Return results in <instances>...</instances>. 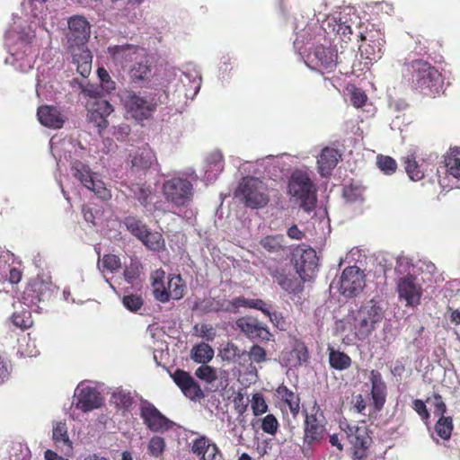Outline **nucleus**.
<instances>
[{
  "label": "nucleus",
  "mask_w": 460,
  "mask_h": 460,
  "mask_svg": "<svg viewBox=\"0 0 460 460\" xmlns=\"http://www.w3.org/2000/svg\"><path fill=\"white\" fill-rule=\"evenodd\" d=\"M37 117L41 125L54 129L61 128L66 117L60 110L53 105H41L37 110Z\"/></svg>",
  "instance_id": "nucleus-23"
},
{
  "label": "nucleus",
  "mask_w": 460,
  "mask_h": 460,
  "mask_svg": "<svg viewBox=\"0 0 460 460\" xmlns=\"http://www.w3.org/2000/svg\"><path fill=\"white\" fill-rule=\"evenodd\" d=\"M51 296L52 289L50 286L40 279L31 281L24 291V299L33 305L49 301Z\"/></svg>",
  "instance_id": "nucleus-25"
},
{
  "label": "nucleus",
  "mask_w": 460,
  "mask_h": 460,
  "mask_svg": "<svg viewBox=\"0 0 460 460\" xmlns=\"http://www.w3.org/2000/svg\"><path fill=\"white\" fill-rule=\"evenodd\" d=\"M361 195L360 189L357 186L349 185L343 189V196L349 201H354Z\"/></svg>",
  "instance_id": "nucleus-64"
},
{
  "label": "nucleus",
  "mask_w": 460,
  "mask_h": 460,
  "mask_svg": "<svg viewBox=\"0 0 460 460\" xmlns=\"http://www.w3.org/2000/svg\"><path fill=\"white\" fill-rule=\"evenodd\" d=\"M376 164L380 171L386 175H392L397 170L396 161L388 155H378L376 156Z\"/></svg>",
  "instance_id": "nucleus-47"
},
{
  "label": "nucleus",
  "mask_w": 460,
  "mask_h": 460,
  "mask_svg": "<svg viewBox=\"0 0 460 460\" xmlns=\"http://www.w3.org/2000/svg\"><path fill=\"white\" fill-rule=\"evenodd\" d=\"M365 287L364 275L357 266L344 269L341 276L340 292L347 296L353 297L359 294Z\"/></svg>",
  "instance_id": "nucleus-14"
},
{
  "label": "nucleus",
  "mask_w": 460,
  "mask_h": 460,
  "mask_svg": "<svg viewBox=\"0 0 460 460\" xmlns=\"http://www.w3.org/2000/svg\"><path fill=\"white\" fill-rule=\"evenodd\" d=\"M246 355L245 350H241L238 346L232 342H228L221 350L222 358L228 362H238Z\"/></svg>",
  "instance_id": "nucleus-42"
},
{
  "label": "nucleus",
  "mask_w": 460,
  "mask_h": 460,
  "mask_svg": "<svg viewBox=\"0 0 460 460\" xmlns=\"http://www.w3.org/2000/svg\"><path fill=\"white\" fill-rule=\"evenodd\" d=\"M123 305L131 312H137L143 306V299L138 295H127L122 299Z\"/></svg>",
  "instance_id": "nucleus-55"
},
{
  "label": "nucleus",
  "mask_w": 460,
  "mask_h": 460,
  "mask_svg": "<svg viewBox=\"0 0 460 460\" xmlns=\"http://www.w3.org/2000/svg\"><path fill=\"white\" fill-rule=\"evenodd\" d=\"M190 446V452L199 460H219L222 456L217 445L205 435H200L194 438Z\"/></svg>",
  "instance_id": "nucleus-18"
},
{
  "label": "nucleus",
  "mask_w": 460,
  "mask_h": 460,
  "mask_svg": "<svg viewBox=\"0 0 460 460\" xmlns=\"http://www.w3.org/2000/svg\"><path fill=\"white\" fill-rule=\"evenodd\" d=\"M328 353L329 364L332 368L343 371L350 367L352 359L347 353L331 346L328 347Z\"/></svg>",
  "instance_id": "nucleus-30"
},
{
  "label": "nucleus",
  "mask_w": 460,
  "mask_h": 460,
  "mask_svg": "<svg viewBox=\"0 0 460 460\" xmlns=\"http://www.w3.org/2000/svg\"><path fill=\"white\" fill-rule=\"evenodd\" d=\"M433 399V406H434V413L436 415L444 416L447 411V405L443 401L442 396L439 394L435 393L432 395Z\"/></svg>",
  "instance_id": "nucleus-60"
},
{
  "label": "nucleus",
  "mask_w": 460,
  "mask_h": 460,
  "mask_svg": "<svg viewBox=\"0 0 460 460\" xmlns=\"http://www.w3.org/2000/svg\"><path fill=\"white\" fill-rule=\"evenodd\" d=\"M399 297L405 300L406 305L416 306L420 303L421 287L416 283V278L407 275L400 279L397 286Z\"/></svg>",
  "instance_id": "nucleus-19"
},
{
  "label": "nucleus",
  "mask_w": 460,
  "mask_h": 460,
  "mask_svg": "<svg viewBox=\"0 0 460 460\" xmlns=\"http://www.w3.org/2000/svg\"><path fill=\"white\" fill-rule=\"evenodd\" d=\"M88 120L98 128L99 133L108 127V116L113 111L111 104L104 99L87 102Z\"/></svg>",
  "instance_id": "nucleus-17"
},
{
  "label": "nucleus",
  "mask_w": 460,
  "mask_h": 460,
  "mask_svg": "<svg viewBox=\"0 0 460 460\" xmlns=\"http://www.w3.org/2000/svg\"><path fill=\"white\" fill-rule=\"evenodd\" d=\"M328 25L332 26V31H335L341 41L348 42L350 40V37L352 35V29L350 25L341 21H336L335 19L329 21Z\"/></svg>",
  "instance_id": "nucleus-45"
},
{
  "label": "nucleus",
  "mask_w": 460,
  "mask_h": 460,
  "mask_svg": "<svg viewBox=\"0 0 460 460\" xmlns=\"http://www.w3.org/2000/svg\"><path fill=\"white\" fill-rule=\"evenodd\" d=\"M69 40L81 45L90 37L91 26L87 19L82 15H74L68 20Z\"/></svg>",
  "instance_id": "nucleus-22"
},
{
  "label": "nucleus",
  "mask_w": 460,
  "mask_h": 460,
  "mask_svg": "<svg viewBox=\"0 0 460 460\" xmlns=\"http://www.w3.org/2000/svg\"><path fill=\"white\" fill-rule=\"evenodd\" d=\"M140 241L152 251H159L164 245L162 234L157 232L152 233L149 230L146 232V235L142 237Z\"/></svg>",
  "instance_id": "nucleus-46"
},
{
  "label": "nucleus",
  "mask_w": 460,
  "mask_h": 460,
  "mask_svg": "<svg viewBox=\"0 0 460 460\" xmlns=\"http://www.w3.org/2000/svg\"><path fill=\"white\" fill-rule=\"evenodd\" d=\"M140 417L146 427L153 432L167 430L170 428L169 419L146 400L140 403Z\"/></svg>",
  "instance_id": "nucleus-13"
},
{
  "label": "nucleus",
  "mask_w": 460,
  "mask_h": 460,
  "mask_svg": "<svg viewBox=\"0 0 460 460\" xmlns=\"http://www.w3.org/2000/svg\"><path fill=\"white\" fill-rule=\"evenodd\" d=\"M186 285L181 275H172L169 277L167 282V293L169 300L171 298L179 300L185 294Z\"/></svg>",
  "instance_id": "nucleus-35"
},
{
  "label": "nucleus",
  "mask_w": 460,
  "mask_h": 460,
  "mask_svg": "<svg viewBox=\"0 0 460 460\" xmlns=\"http://www.w3.org/2000/svg\"><path fill=\"white\" fill-rule=\"evenodd\" d=\"M337 50L331 47L319 45L308 54V59L322 69L332 71L337 66Z\"/></svg>",
  "instance_id": "nucleus-20"
},
{
  "label": "nucleus",
  "mask_w": 460,
  "mask_h": 460,
  "mask_svg": "<svg viewBox=\"0 0 460 460\" xmlns=\"http://www.w3.org/2000/svg\"><path fill=\"white\" fill-rule=\"evenodd\" d=\"M235 197L252 209L265 208L270 200L268 186L260 179L252 176L243 178L235 190Z\"/></svg>",
  "instance_id": "nucleus-4"
},
{
  "label": "nucleus",
  "mask_w": 460,
  "mask_h": 460,
  "mask_svg": "<svg viewBox=\"0 0 460 460\" xmlns=\"http://www.w3.org/2000/svg\"><path fill=\"white\" fill-rule=\"evenodd\" d=\"M284 235L270 234L261 239V246L270 253H278L284 250Z\"/></svg>",
  "instance_id": "nucleus-38"
},
{
  "label": "nucleus",
  "mask_w": 460,
  "mask_h": 460,
  "mask_svg": "<svg viewBox=\"0 0 460 460\" xmlns=\"http://www.w3.org/2000/svg\"><path fill=\"white\" fill-rule=\"evenodd\" d=\"M275 281L289 294H297L303 290L304 282L300 277L290 276L284 272V270H275L271 274Z\"/></svg>",
  "instance_id": "nucleus-28"
},
{
  "label": "nucleus",
  "mask_w": 460,
  "mask_h": 460,
  "mask_svg": "<svg viewBox=\"0 0 460 460\" xmlns=\"http://www.w3.org/2000/svg\"><path fill=\"white\" fill-rule=\"evenodd\" d=\"M339 157L340 155L337 149L329 146L324 147L317 159L320 174L328 176L337 165Z\"/></svg>",
  "instance_id": "nucleus-29"
},
{
  "label": "nucleus",
  "mask_w": 460,
  "mask_h": 460,
  "mask_svg": "<svg viewBox=\"0 0 460 460\" xmlns=\"http://www.w3.org/2000/svg\"><path fill=\"white\" fill-rule=\"evenodd\" d=\"M213 357V349L205 342L195 345L190 350V358L196 363L207 364Z\"/></svg>",
  "instance_id": "nucleus-34"
},
{
  "label": "nucleus",
  "mask_w": 460,
  "mask_h": 460,
  "mask_svg": "<svg viewBox=\"0 0 460 460\" xmlns=\"http://www.w3.org/2000/svg\"><path fill=\"white\" fill-rule=\"evenodd\" d=\"M112 401L119 409L128 410L133 403L130 393L119 391L112 394Z\"/></svg>",
  "instance_id": "nucleus-49"
},
{
  "label": "nucleus",
  "mask_w": 460,
  "mask_h": 460,
  "mask_svg": "<svg viewBox=\"0 0 460 460\" xmlns=\"http://www.w3.org/2000/svg\"><path fill=\"white\" fill-rule=\"evenodd\" d=\"M165 200L180 208L188 206L193 199V184L187 178L173 177L165 181L162 187Z\"/></svg>",
  "instance_id": "nucleus-6"
},
{
  "label": "nucleus",
  "mask_w": 460,
  "mask_h": 460,
  "mask_svg": "<svg viewBox=\"0 0 460 460\" xmlns=\"http://www.w3.org/2000/svg\"><path fill=\"white\" fill-rule=\"evenodd\" d=\"M73 175L81 181L88 190L94 192L102 199H109L111 191L105 187L104 182L98 179L90 167L82 162L75 161L72 165Z\"/></svg>",
  "instance_id": "nucleus-11"
},
{
  "label": "nucleus",
  "mask_w": 460,
  "mask_h": 460,
  "mask_svg": "<svg viewBox=\"0 0 460 460\" xmlns=\"http://www.w3.org/2000/svg\"><path fill=\"white\" fill-rule=\"evenodd\" d=\"M327 429L325 420L322 413H305L304 421V436L301 452L309 459L314 455V446L320 445L326 439Z\"/></svg>",
  "instance_id": "nucleus-5"
},
{
  "label": "nucleus",
  "mask_w": 460,
  "mask_h": 460,
  "mask_svg": "<svg viewBox=\"0 0 460 460\" xmlns=\"http://www.w3.org/2000/svg\"><path fill=\"white\" fill-rule=\"evenodd\" d=\"M142 264L137 258H131L128 265L124 270V278L129 284L134 283L137 279L142 271Z\"/></svg>",
  "instance_id": "nucleus-44"
},
{
  "label": "nucleus",
  "mask_w": 460,
  "mask_h": 460,
  "mask_svg": "<svg viewBox=\"0 0 460 460\" xmlns=\"http://www.w3.org/2000/svg\"><path fill=\"white\" fill-rule=\"evenodd\" d=\"M383 319V312L376 305H362L353 315L351 321H348L342 331L349 330L350 333L342 337V343L351 345L357 341H364L376 329V324Z\"/></svg>",
  "instance_id": "nucleus-2"
},
{
  "label": "nucleus",
  "mask_w": 460,
  "mask_h": 460,
  "mask_svg": "<svg viewBox=\"0 0 460 460\" xmlns=\"http://www.w3.org/2000/svg\"><path fill=\"white\" fill-rule=\"evenodd\" d=\"M447 172L453 177L460 180V148H450L445 157Z\"/></svg>",
  "instance_id": "nucleus-37"
},
{
  "label": "nucleus",
  "mask_w": 460,
  "mask_h": 460,
  "mask_svg": "<svg viewBox=\"0 0 460 460\" xmlns=\"http://www.w3.org/2000/svg\"><path fill=\"white\" fill-rule=\"evenodd\" d=\"M299 362H305L308 358V350L304 342L297 341L293 349Z\"/></svg>",
  "instance_id": "nucleus-63"
},
{
  "label": "nucleus",
  "mask_w": 460,
  "mask_h": 460,
  "mask_svg": "<svg viewBox=\"0 0 460 460\" xmlns=\"http://www.w3.org/2000/svg\"><path fill=\"white\" fill-rule=\"evenodd\" d=\"M102 404L103 398L97 389L85 386L77 390L75 407L82 411H91L100 408Z\"/></svg>",
  "instance_id": "nucleus-21"
},
{
  "label": "nucleus",
  "mask_w": 460,
  "mask_h": 460,
  "mask_svg": "<svg viewBox=\"0 0 460 460\" xmlns=\"http://www.w3.org/2000/svg\"><path fill=\"white\" fill-rule=\"evenodd\" d=\"M130 190L143 207L146 208L151 203L152 190L150 186L134 183L130 186Z\"/></svg>",
  "instance_id": "nucleus-41"
},
{
  "label": "nucleus",
  "mask_w": 460,
  "mask_h": 460,
  "mask_svg": "<svg viewBox=\"0 0 460 460\" xmlns=\"http://www.w3.org/2000/svg\"><path fill=\"white\" fill-rule=\"evenodd\" d=\"M263 305H261V308L263 310H260L261 313H263L266 316H268L270 320V322L277 327L282 329V325L284 323V319L280 315V314L277 312H271V305L267 304L265 301L262 300Z\"/></svg>",
  "instance_id": "nucleus-56"
},
{
  "label": "nucleus",
  "mask_w": 460,
  "mask_h": 460,
  "mask_svg": "<svg viewBox=\"0 0 460 460\" xmlns=\"http://www.w3.org/2000/svg\"><path fill=\"white\" fill-rule=\"evenodd\" d=\"M402 164L407 175L414 181L422 180L429 167V164L424 160L421 163L417 161L414 154H408L403 156Z\"/></svg>",
  "instance_id": "nucleus-27"
},
{
  "label": "nucleus",
  "mask_w": 460,
  "mask_h": 460,
  "mask_svg": "<svg viewBox=\"0 0 460 460\" xmlns=\"http://www.w3.org/2000/svg\"><path fill=\"white\" fill-rule=\"evenodd\" d=\"M235 327L251 341H269L272 334L257 318L243 316L235 321Z\"/></svg>",
  "instance_id": "nucleus-12"
},
{
  "label": "nucleus",
  "mask_w": 460,
  "mask_h": 460,
  "mask_svg": "<svg viewBox=\"0 0 460 460\" xmlns=\"http://www.w3.org/2000/svg\"><path fill=\"white\" fill-rule=\"evenodd\" d=\"M52 438L56 443L68 444L71 446L66 423L58 422L54 427Z\"/></svg>",
  "instance_id": "nucleus-54"
},
{
  "label": "nucleus",
  "mask_w": 460,
  "mask_h": 460,
  "mask_svg": "<svg viewBox=\"0 0 460 460\" xmlns=\"http://www.w3.org/2000/svg\"><path fill=\"white\" fill-rule=\"evenodd\" d=\"M11 321L13 325L22 330L29 329L33 324L31 313L27 308H22L20 311H15L11 316Z\"/></svg>",
  "instance_id": "nucleus-40"
},
{
  "label": "nucleus",
  "mask_w": 460,
  "mask_h": 460,
  "mask_svg": "<svg viewBox=\"0 0 460 460\" xmlns=\"http://www.w3.org/2000/svg\"><path fill=\"white\" fill-rule=\"evenodd\" d=\"M347 436L353 447V456L356 460H364L367 455V449L372 443L368 429L365 426H348Z\"/></svg>",
  "instance_id": "nucleus-15"
},
{
  "label": "nucleus",
  "mask_w": 460,
  "mask_h": 460,
  "mask_svg": "<svg viewBox=\"0 0 460 460\" xmlns=\"http://www.w3.org/2000/svg\"><path fill=\"white\" fill-rule=\"evenodd\" d=\"M385 40L383 39L370 40L369 43L359 47L361 58L368 62L377 61L382 58L383 46Z\"/></svg>",
  "instance_id": "nucleus-31"
},
{
  "label": "nucleus",
  "mask_w": 460,
  "mask_h": 460,
  "mask_svg": "<svg viewBox=\"0 0 460 460\" xmlns=\"http://www.w3.org/2000/svg\"><path fill=\"white\" fill-rule=\"evenodd\" d=\"M295 269L303 280L313 279L318 266L316 252L305 244L298 245L292 252Z\"/></svg>",
  "instance_id": "nucleus-7"
},
{
  "label": "nucleus",
  "mask_w": 460,
  "mask_h": 460,
  "mask_svg": "<svg viewBox=\"0 0 460 460\" xmlns=\"http://www.w3.org/2000/svg\"><path fill=\"white\" fill-rule=\"evenodd\" d=\"M153 294L155 298L161 303L169 302L167 293V285L164 284L163 278H155L152 283Z\"/></svg>",
  "instance_id": "nucleus-48"
},
{
  "label": "nucleus",
  "mask_w": 460,
  "mask_h": 460,
  "mask_svg": "<svg viewBox=\"0 0 460 460\" xmlns=\"http://www.w3.org/2000/svg\"><path fill=\"white\" fill-rule=\"evenodd\" d=\"M148 452L151 456L158 457L165 449V441L164 438L154 436L150 438L147 446Z\"/></svg>",
  "instance_id": "nucleus-52"
},
{
  "label": "nucleus",
  "mask_w": 460,
  "mask_h": 460,
  "mask_svg": "<svg viewBox=\"0 0 460 460\" xmlns=\"http://www.w3.org/2000/svg\"><path fill=\"white\" fill-rule=\"evenodd\" d=\"M262 305V299H248L244 296H236L232 300L211 298L205 302L203 310L205 312L236 314L240 307L263 310L261 308Z\"/></svg>",
  "instance_id": "nucleus-8"
},
{
  "label": "nucleus",
  "mask_w": 460,
  "mask_h": 460,
  "mask_svg": "<svg viewBox=\"0 0 460 460\" xmlns=\"http://www.w3.org/2000/svg\"><path fill=\"white\" fill-rule=\"evenodd\" d=\"M248 356L252 361L258 364L262 363L267 359L266 350L257 344L251 347Z\"/></svg>",
  "instance_id": "nucleus-58"
},
{
  "label": "nucleus",
  "mask_w": 460,
  "mask_h": 460,
  "mask_svg": "<svg viewBox=\"0 0 460 460\" xmlns=\"http://www.w3.org/2000/svg\"><path fill=\"white\" fill-rule=\"evenodd\" d=\"M251 408L254 416H260L267 412L268 404L261 394L256 393L252 395Z\"/></svg>",
  "instance_id": "nucleus-51"
},
{
  "label": "nucleus",
  "mask_w": 460,
  "mask_h": 460,
  "mask_svg": "<svg viewBox=\"0 0 460 460\" xmlns=\"http://www.w3.org/2000/svg\"><path fill=\"white\" fill-rule=\"evenodd\" d=\"M123 102L127 112L138 121L149 119L157 106L154 99L141 96L132 91L126 93Z\"/></svg>",
  "instance_id": "nucleus-9"
},
{
  "label": "nucleus",
  "mask_w": 460,
  "mask_h": 460,
  "mask_svg": "<svg viewBox=\"0 0 460 460\" xmlns=\"http://www.w3.org/2000/svg\"><path fill=\"white\" fill-rule=\"evenodd\" d=\"M138 47L131 44L116 45L109 47L108 51L112 59L123 64L131 59V54L137 53Z\"/></svg>",
  "instance_id": "nucleus-33"
},
{
  "label": "nucleus",
  "mask_w": 460,
  "mask_h": 460,
  "mask_svg": "<svg viewBox=\"0 0 460 460\" xmlns=\"http://www.w3.org/2000/svg\"><path fill=\"white\" fill-rule=\"evenodd\" d=\"M102 268L111 272L117 271L121 267L120 259L115 254H105L102 261Z\"/></svg>",
  "instance_id": "nucleus-57"
},
{
  "label": "nucleus",
  "mask_w": 460,
  "mask_h": 460,
  "mask_svg": "<svg viewBox=\"0 0 460 460\" xmlns=\"http://www.w3.org/2000/svg\"><path fill=\"white\" fill-rule=\"evenodd\" d=\"M73 175L81 181L88 190L94 192L102 199H109L111 191L105 187L104 182L98 179L90 167L82 162L75 161L72 165Z\"/></svg>",
  "instance_id": "nucleus-10"
},
{
  "label": "nucleus",
  "mask_w": 460,
  "mask_h": 460,
  "mask_svg": "<svg viewBox=\"0 0 460 460\" xmlns=\"http://www.w3.org/2000/svg\"><path fill=\"white\" fill-rule=\"evenodd\" d=\"M414 411L420 415L423 420L429 419V412L426 407L425 402L420 399H415L412 402Z\"/></svg>",
  "instance_id": "nucleus-62"
},
{
  "label": "nucleus",
  "mask_w": 460,
  "mask_h": 460,
  "mask_svg": "<svg viewBox=\"0 0 460 460\" xmlns=\"http://www.w3.org/2000/svg\"><path fill=\"white\" fill-rule=\"evenodd\" d=\"M171 377L181 393L190 400L203 399L205 394L200 385L194 380L190 374L182 369H176L171 374Z\"/></svg>",
  "instance_id": "nucleus-16"
},
{
  "label": "nucleus",
  "mask_w": 460,
  "mask_h": 460,
  "mask_svg": "<svg viewBox=\"0 0 460 460\" xmlns=\"http://www.w3.org/2000/svg\"><path fill=\"white\" fill-rule=\"evenodd\" d=\"M367 98L366 93L359 89H355L351 93V97H350L351 103L353 104V106H355L357 108L363 107L367 102Z\"/></svg>",
  "instance_id": "nucleus-61"
},
{
  "label": "nucleus",
  "mask_w": 460,
  "mask_h": 460,
  "mask_svg": "<svg viewBox=\"0 0 460 460\" xmlns=\"http://www.w3.org/2000/svg\"><path fill=\"white\" fill-rule=\"evenodd\" d=\"M278 396L288 404L291 413L296 416L300 410V398L299 395L291 391L285 385H279L277 390Z\"/></svg>",
  "instance_id": "nucleus-32"
},
{
  "label": "nucleus",
  "mask_w": 460,
  "mask_h": 460,
  "mask_svg": "<svg viewBox=\"0 0 460 460\" xmlns=\"http://www.w3.org/2000/svg\"><path fill=\"white\" fill-rule=\"evenodd\" d=\"M195 376L208 384H211L217 378L216 369L206 364L196 369Z\"/></svg>",
  "instance_id": "nucleus-50"
},
{
  "label": "nucleus",
  "mask_w": 460,
  "mask_h": 460,
  "mask_svg": "<svg viewBox=\"0 0 460 460\" xmlns=\"http://www.w3.org/2000/svg\"><path fill=\"white\" fill-rule=\"evenodd\" d=\"M288 193L295 198L300 207L306 212H311L316 206V188L307 174L303 171H295L288 181Z\"/></svg>",
  "instance_id": "nucleus-3"
},
{
  "label": "nucleus",
  "mask_w": 460,
  "mask_h": 460,
  "mask_svg": "<svg viewBox=\"0 0 460 460\" xmlns=\"http://www.w3.org/2000/svg\"><path fill=\"white\" fill-rule=\"evenodd\" d=\"M369 381L371 383V397L374 407L376 411H381L386 402V384L383 380L381 373L375 369L370 371Z\"/></svg>",
  "instance_id": "nucleus-24"
},
{
  "label": "nucleus",
  "mask_w": 460,
  "mask_h": 460,
  "mask_svg": "<svg viewBox=\"0 0 460 460\" xmlns=\"http://www.w3.org/2000/svg\"><path fill=\"white\" fill-rule=\"evenodd\" d=\"M279 427V423L273 414H268L261 420V429L267 434L275 435Z\"/></svg>",
  "instance_id": "nucleus-53"
},
{
  "label": "nucleus",
  "mask_w": 460,
  "mask_h": 460,
  "mask_svg": "<svg viewBox=\"0 0 460 460\" xmlns=\"http://www.w3.org/2000/svg\"><path fill=\"white\" fill-rule=\"evenodd\" d=\"M124 224L128 229L134 236L137 239H141L142 237L146 235V232L148 228L146 224H144L141 220L135 217H127L124 220Z\"/></svg>",
  "instance_id": "nucleus-39"
},
{
  "label": "nucleus",
  "mask_w": 460,
  "mask_h": 460,
  "mask_svg": "<svg viewBox=\"0 0 460 460\" xmlns=\"http://www.w3.org/2000/svg\"><path fill=\"white\" fill-rule=\"evenodd\" d=\"M402 75L413 90L423 95L435 97L442 90L444 82L441 74L425 60L405 62L402 67Z\"/></svg>",
  "instance_id": "nucleus-1"
},
{
  "label": "nucleus",
  "mask_w": 460,
  "mask_h": 460,
  "mask_svg": "<svg viewBox=\"0 0 460 460\" xmlns=\"http://www.w3.org/2000/svg\"><path fill=\"white\" fill-rule=\"evenodd\" d=\"M151 66L147 62L135 63L128 72L130 80L135 84H139L149 80L151 76Z\"/></svg>",
  "instance_id": "nucleus-36"
},
{
  "label": "nucleus",
  "mask_w": 460,
  "mask_h": 460,
  "mask_svg": "<svg viewBox=\"0 0 460 460\" xmlns=\"http://www.w3.org/2000/svg\"><path fill=\"white\" fill-rule=\"evenodd\" d=\"M157 162L155 153L147 146L139 147L131 158V171L146 172Z\"/></svg>",
  "instance_id": "nucleus-26"
},
{
  "label": "nucleus",
  "mask_w": 460,
  "mask_h": 460,
  "mask_svg": "<svg viewBox=\"0 0 460 460\" xmlns=\"http://www.w3.org/2000/svg\"><path fill=\"white\" fill-rule=\"evenodd\" d=\"M453 428L454 425L451 417L441 416L435 425L436 433L444 440L450 438Z\"/></svg>",
  "instance_id": "nucleus-43"
},
{
  "label": "nucleus",
  "mask_w": 460,
  "mask_h": 460,
  "mask_svg": "<svg viewBox=\"0 0 460 460\" xmlns=\"http://www.w3.org/2000/svg\"><path fill=\"white\" fill-rule=\"evenodd\" d=\"M209 166L218 172L223 170V155L220 152H213L208 156Z\"/></svg>",
  "instance_id": "nucleus-59"
}]
</instances>
